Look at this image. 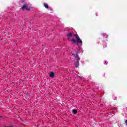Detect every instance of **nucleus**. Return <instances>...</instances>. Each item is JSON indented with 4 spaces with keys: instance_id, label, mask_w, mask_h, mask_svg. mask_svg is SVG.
I'll use <instances>...</instances> for the list:
<instances>
[{
    "instance_id": "0eeeda50",
    "label": "nucleus",
    "mask_w": 127,
    "mask_h": 127,
    "mask_svg": "<svg viewBox=\"0 0 127 127\" xmlns=\"http://www.w3.org/2000/svg\"><path fill=\"white\" fill-rule=\"evenodd\" d=\"M44 5L46 8H48V5L47 3H44Z\"/></svg>"
},
{
    "instance_id": "6e6552de",
    "label": "nucleus",
    "mask_w": 127,
    "mask_h": 127,
    "mask_svg": "<svg viewBox=\"0 0 127 127\" xmlns=\"http://www.w3.org/2000/svg\"><path fill=\"white\" fill-rule=\"evenodd\" d=\"M73 114H77V113H78V111H77V110L74 109L73 110Z\"/></svg>"
},
{
    "instance_id": "423d86ee",
    "label": "nucleus",
    "mask_w": 127,
    "mask_h": 127,
    "mask_svg": "<svg viewBox=\"0 0 127 127\" xmlns=\"http://www.w3.org/2000/svg\"><path fill=\"white\" fill-rule=\"evenodd\" d=\"M50 77L51 78H53L54 77V72H51L50 74Z\"/></svg>"
},
{
    "instance_id": "f8f14e48",
    "label": "nucleus",
    "mask_w": 127,
    "mask_h": 127,
    "mask_svg": "<svg viewBox=\"0 0 127 127\" xmlns=\"http://www.w3.org/2000/svg\"><path fill=\"white\" fill-rule=\"evenodd\" d=\"M78 50V51H82V49H81V48L80 47H79Z\"/></svg>"
},
{
    "instance_id": "1a4fd4ad",
    "label": "nucleus",
    "mask_w": 127,
    "mask_h": 127,
    "mask_svg": "<svg viewBox=\"0 0 127 127\" xmlns=\"http://www.w3.org/2000/svg\"><path fill=\"white\" fill-rule=\"evenodd\" d=\"M107 43H106L104 42H103V47H107Z\"/></svg>"
},
{
    "instance_id": "2eb2a0df",
    "label": "nucleus",
    "mask_w": 127,
    "mask_h": 127,
    "mask_svg": "<svg viewBox=\"0 0 127 127\" xmlns=\"http://www.w3.org/2000/svg\"><path fill=\"white\" fill-rule=\"evenodd\" d=\"M105 65H107L108 64V62L107 61H105Z\"/></svg>"
},
{
    "instance_id": "4468645a",
    "label": "nucleus",
    "mask_w": 127,
    "mask_h": 127,
    "mask_svg": "<svg viewBox=\"0 0 127 127\" xmlns=\"http://www.w3.org/2000/svg\"><path fill=\"white\" fill-rule=\"evenodd\" d=\"M118 127H122V124H118Z\"/></svg>"
},
{
    "instance_id": "7ed1b4c3",
    "label": "nucleus",
    "mask_w": 127,
    "mask_h": 127,
    "mask_svg": "<svg viewBox=\"0 0 127 127\" xmlns=\"http://www.w3.org/2000/svg\"><path fill=\"white\" fill-rule=\"evenodd\" d=\"M73 33H69L67 34V39L68 40H70V39H71V38H72V37H73Z\"/></svg>"
},
{
    "instance_id": "9d476101",
    "label": "nucleus",
    "mask_w": 127,
    "mask_h": 127,
    "mask_svg": "<svg viewBox=\"0 0 127 127\" xmlns=\"http://www.w3.org/2000/svg\"><path fill=\"white\" fill-rule=\"evenodd\" d=\"M71 41L74 42V43L76 42V40L75 39H72Z\"/></svg>"
},
{
    "instance_id": "39448f33",
    "label": "nucleus",
    "mask_w": 127,
    "mask_h": 127,
    "mask_svg": "<svg viewBox=\"0 0 127 127\" xmlns=\"http://www.w3.org/2000/svg\"><path fill=\"white\" fill-rule=\"evenodd\" d=\"M102 35L104 38H108V35H107L106 33H104L102 34Z\"/></svg>"
},
{
    "instance_id": "ddd939ff",
    "label": "nucleus",
    "mask_w": 127,
    "mask_h": 127,
    "mask_svg": "<svg viewBox=\"0 0 127 127\" xmlns=\"http://www.w3.org/2000/svg\"><path fill=\"white\" fill-rule=\"evenodd\" d=\"M112 110H118V108L116 107H114Z\"/></svg>"
},
{
    "instance_id": "20e7f679",
    "label": "nucleus",
    "mask_w": 127,
    "mask_h": 127,
    "mask_svg": "<svg viewBox=\"0 0 127 127\" xmlns=\"http://www.w3.org/2000/svg\"><path fill=\"white\" fill-rule=\"evenodd\" d=\"M22 9H26V10H29V7L27 4L23 5L22 7Z\"/></svg>"
},
{
    "instance_id": "f3484780",
    "label": "nucleus",
    "mask_w": 127,
    "mask_h": 127,
    "mask_svg": "<svg viewBox=\"0 0 127 127\" xmlns=\"http://www.w3.org/2000/svg\"><path fill=\"white\" fill-rule=\"evenodd\" d=\"M114 100H117V97H115V98L114 99Z\"/></svg>"
},
{
    "instance_id": "dca6fc26",
    "label": "nucleus",
    "mask_w": 127,
    "mask_h": 127,
    "mask_svg": "<svg viewBox=\"0 0 127 127\" xmlns=\"http://www.w3.org/2000/svg\"><path fill=\"white\" fill-rule=\"evenodd\" d=\"M77 76L78 77V78H82L81 77H80V76H78V75H77Z\"/></svg>"
},
{
    "instance_id": "f03ea898",
    "label": "nucleus",
    "mask_w": 127,
    "mask_h": 127,
    "mask_svg": "<svg viewBox=\"0 0 127 127\" xmlns=\"http://www.w3.org/2000/svg\"><path fill=\"white\" fill-rule=\"evenodd\" d=\"M75 38L77 40L76 43H77V45H80V46H82L83 41H82V40L80 39V37L78 35H75Z\"/></svg>"
},
{
    "instance_id": "9b49d317",
    "label": "nucleus",
    "mask_w": 127,
    "mask_h": 127,
    "mask_svg": "<svg viewBox=\"0 0 127 127\" xmlns=\"http://www.w3.org/2000/svg\"><path fill=\"white\" fill-rule=\"evenodd\" d=\"M20 1L22 3H25V0H20Z\"/></svg>"
},
{
    "instance_id": "f257e3e1",
    "label": "nucleus",
    "mask_w": 127,
    "mask_h": 127,
    "mask_svg": "<svg viewBox=\"0 0 127 127\" xmlns=\"http://www.w3.org/2000/svg\"><path fill=\"white\" fill-rule=\"evenodd\" d=\"M72 55H73L74 57H75L76 60V61L74 62V64L76 68H79V61H80V58H79V56H78V55L77 54L72 53Z\"/></svg>"
}]
</instances>
